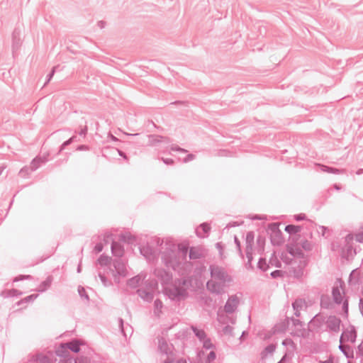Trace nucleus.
Segmentation results:
<instances>
[{
  "label": "nucleus",
  "mask_w": 363,
  "mask_h": 363,
  "mask_svg": "<svg viewBox=\"0 0 363 363\" xmlns=\"http://www.w3.org/2000/svg\"><path fill=\"white\" fill-rule=\"evenodd\" d=\"M72 141L70 140V139L69 138L68 140H67L66 141H65L60 147V150L57 152V154H60L62 150H64L65 149V147L68 145H69L70 144H72Z\"/></svg>",
  "instance_id": "nucleus-61"
},
{
  "label": "nucleus",
  "mask_w": 363,
  "mask_h": 363,
  "mask_svg": "<svg viewBox=\"0 0 363 363\" xmlns=\"http://www.w3.org/2000/svg\"><path fill=\"white\" fill-rule=\"evenodd\" d=\"M111 259L110 257L102 254L99 256L97 261L101 266H107L110 264Z\"/></svg>",
  "instance_id": "nucleus-43"
},
{
  "label": "nucleus",
  "mask_w": 363,
  "mask_h": 363,
  "mask_svg": "<svg viewBox=\"0 0 363 363\" xmlns=\"http://www.w3.org/2000/svg\"><path fill=\"white\" fill-rule=\"evenodd\" d=\"M216 358V354L214 351H211L206 358L205 363H211Z\"/></svg>",
  "instance_id": "nucleus-56"
},
{
  "label": "nucleus",
  "mask_w": 363,
  "mask_h": 363,
  "mask_svg": "<svg viewBox=\"0 0 363 363\" xmlns=\"http://www.w3.org/2000/svg\"><path fill=\"white\" fill-rule=\"evenodd\" d=\"M269 267V264L267 263L266 259L260 257L257 263V268L262 272H266Z\"/></svg>",
  "instance_id": "nucleus-44"
},
{
  "label": "nucleus",
  "mask_w": 363,
  "mask_h": 363,
  "mask_svg": "<svg viewBox=\"0 0 363 363\" xmlns=\"http://www.w3.org/2000/svg\"><path fill=\"white\" fill-rule=\"evenodd\" d=\"M257 243L259 248L263 251L264 249V245H265V237L263 235H258V237L257 238Z\"/></svg>",
  "instance_id": "nucleus-52"
},
{
  "label": "nucleus",
  "mask_w": 363,
  "mask_h": 363,
  "mask_svg": "<svg viewBox=\"0 0 363 363\" xmlns=\"http://www.w3.org/2000/svg\"><path fill=\"white\" fill-rule=\"evenodd\" d=\"M141 279H142V278L140 274L136 275V276L128 279L127 285L132 289H136L139 286V284L141 281Z\"/></svg>",
  "instance_id": "nucleus-31"
},
{
  "label": "nucleus",
  "mask_w": 363,
  "mask_h": 363,
  "mask_svg": "<svg viewBox=\"0 0 363 363\" xmlns=\"http://www.w3.org/2000/svg\"><path fill=\"white\" fill-rule=\"evenodd\" d=\"M88 131V127L86 125H85L84 127H82L81 129L77 131V130H74L75 133H78L79 136L85 138Z\"/></svg>",
  "instance_id": "nucleus-58"
},
{
  "label": "nucleus",
  "mask_w": 363,
  "mask_h": 363,
  "mask_svg": "<svg viewBox=\"0 0 363 363\" xmlns=\"http://www.w3.org/2000/svg\"><path fill=\"white\" fill-rule=\"evenodd\" d=\"M32 172L30 167H24L20 170L19 175L26 178Z\"/></svg>",
  "instance_id": "nucleus-53"
},
{
  "label": "nucleus",
  "mask_w": 363,
  "mask_h": 363,
  "mask_svg": "<svg viewBox=\"0 0 363 363\" xmlns=\"http://www.w3.org/2000/svg\"><path fill=\"white\" fill-rule=\"evenodd\" d=\"M55 354L58 357L65 358L66 363H72L73 359L69 357V351L67 348V345H64V343H61L55 350Z\"/></svg>",
  "instance_id": "nucleus-13"
},
{
  "label": "nucleus",
  "mask_w": 363,
  "mask_h": 363,
  "mask_svg": "<svg viewBox=\"0 0 363 363\" xmlns=\"http://www.w3.org/2000/svg\"><path fill=\"white\" fill-rule=\"evenodd\" d=\"M47 159L45 157H35L34 158L31 163H30V168H31V171H35L38 168H39V167L42 164H44L47 162Z\"/></svg>",
  "instance_id": "nucleus-28"
},
{
  "label": "nucleus",
  "mask_w": 363,
  "mask_h": 363,
  "mask_svg": "<svg viewBox=\"0 0 363 363\" xmlns=\"http://www.w3.org/2000/svg\"><path fill=\"white\" fill-rule=\"evenodd\" d=\"M319 166L320 167V169L321 171L323 172H328V173H331V174H339L342 170L339 169H337V168H335V167H329V166H327V165H324V164H319Z\"/></svg>",
  "instance_id": "nucleus-41"
},
{
  "label": "nucleus",
  "mask_w": 363,
  "mask_h": 363,
  "mask_svg": "<svg viewBox=\"0 0 363 363\" xmlns=\"http://www.w3.org/2000/svg\"><path fill=\"white\" fill-rule=\"evenodd\" d=\"M99 277L104 286H108L111 284V282L106 278L104 274L99 273Z\"/></svg>",
  "instance_id": "nucleus-57"
},
{
  "label": "nucleus",
  "mask_w": 363,
  "mask_h": 363,
  "mask_svg": "<svg viewBox=\"0 0 363 363\" xmlns=\"http://www.w3.org/2000/svg\"><path fill=\"white\" fill-rule=\"evenodd\" d=\"M163 363H186V362L182 359H179L174 362V360L167 358Z\"/></svg>",
  "instance_id": "nucleus-64"
},
{
  "label": "nucleus",
  "mask_w": 363,
  "mask_h": 363,
  "mask_svg": "<svg viewBox=\"0 0 363 363\" xmlns=\"http://www.w3.org/2000/svg\"><path fill=\"white\" fill-rule=\"evenodd\" d=\"M354 236L352 234H347L344 240V246L341 247V256L342 258L348 259L356 254L355 250L352 247Z\"/></svg>",
  "instance_id": "nucleus-6"
},
{
  "label": "nucleus",
  "mask_w": 363,
  "mask_h": 363,
  "mask_svg": "<svg viewBox=\"0 0 363 363\" xmlns=\"http://www.w3.org/2000/svg\"><path fill=\"white\" fill-rule=\"evenodd\" d=\"M303 235L301 233L291 235L289 237V243L287 245H291V246H299L300 240L302 239Z\"/></svg>",
  "instance_id": "nucleus-35"
},
{
  "label": "nucleus",
  "mask_w": 363,
  "mask_h": 363,
  "mask_svg": "<svg viewBox=\"0 0 363 363\" xmlns=\"http://www.w3.org/2000/svg\"><path fill=\"white\" fill-rule=\"evenodd\" d=\"M38 296V294H30V295L21 299L20 301H18L16 303V305L18 306H21L22 304L33 302L35 299L37 298Z\"/></svg>",
  "instance_id": "nucleus-37"
},
{
  "label": "nucleus",
  "mask_w": 363,
  "mask_h": 363,
  "mask_svg": "<svg viewBox=\"0 0 363 363\" xmlns=\"http://www.w3.org/2000/svg\"><path fill=\"white\" fill-rule=\"evenodd\" d=\"M189 257L190 259H198L201 258V255L194 247H191L189 250Z\"/></svg>",
  "instance_id": "nucleus-49"
},
{
  "label": "nucleus",
  "mask_w": 363,
  "mask_h": 363,
  "mask_svg": "<svg viewBox=\"0 0 363 363\" xmlns=\"http://www.w3.org/2000/svg\"><path fill=\"white\" fill-rule=\"evenodd\" d=\"M356 354L357 357H360L363 360V340L357 346Z\"/></svg>",
  "instance_id": "nucleus-60"
},
{
  "label": "nucleus",
  "mask_w": 363,
  "mask_h": 363,
  "mask_svg": "<svg viewBox=\"0 0 363 363\" xmlns=\"http://www.w3.org/2000/svg\"><path fill=\"white\" fill-rule=\"evenodd\" d=\"M113 267H114V272L113 274L115 281L119 283L120 280L117 277H125L128 274V271L125 263L121 258H116L113 261Z\"/></svg>",
  "instance_id": "nucleus-8"
},
{
  "label": "nucleus",
  "mask_w": 363,
  "mask_h": 363,
  "mask_svg": "<svg viewBox=\"0 0 363 363\" xmlns=\"http://www.w3.org/2000/svg\"><path fill=\"white\" fill-rule=\"evenodd\" d=\"M203 342V348L206 350H209L214 347L213 344L211 342L209 338L206 337L203 340L201 341Z\"/></svg>",
  "instance_id": "nucleus-55"
},
{
  "label": "nucleus",
  "mask_w": 363,
  "mask_h": 363,
  "mask_svg": "<svg viewBox=\"0 0 363 363\" xmlns=\"http://www.w3.org/2000/svg\"><path fill=\"white\" fill-rule=\"evenodd\" d=\"M276 350V345L274 344H269L264 347V350L261 352V355L263 357L267 354H273Z\"/></svg>",
  "instance_id": "nucleus-46"
},
{
  "label": "nucleus",
  "mask_w": 363,
  "mask_h": 363,
  "mask_svg": "<svg viewBox=\"0 0 363 363\" xmlns=\"http://www.w3.org/2000/svg\"><path fill=\"white\" fill-rule=\"evenodd\" d=\"M289 272L296 279H299L303 275V269L301 267H291Z\"/></svg>",
  "instance_id": "nucleus-39"
},
{
  "label": "nucleus",
  "mask_w": 363,
  "mask_h": 363,
  "mask_svg": "<svg viewBox=\"0 0 363 363\" xmlns=\"http://www.w3.org/2000/svg\"><path fill=\"white\" fill-rule=\"evenodd\" d=\"M140 252L142 255H143L146 258H148L155 253V250L152 246L147 245L140 247Z\"/></svg>",
  "instance_id": "nucleus-27"
},
{
  "label": "nucleus",
  "mask_w": 363,
  "mask_h": 363,
  "mask_svg": "<svg viewBox=\"0 0 363 363\" xmlns=\"http://www.w3.org/2000/svg\"><path fill=\"white\" fill-rule=\"evenodd\" d=\"M154 275L158 279L163 287L169 285L173 281L172 272L162 268L155 269Z\"/></svg>",
  "instance_id": "nucleus-9"
},
{
  "label": "nucleus",
  "mask_w": 363,
  "mask_h": 363,
  "mask_svg": "<svg viewBox=\"0 0 363 363\" xmlns=\"http://www.w3.org/2000/svg\"><path fill=\"white\" fill-rule=\"evenodd\" d=\"M33 279V277L31 275H18L13 278V281L17 282L19 281H23V280H31Z\"/></svg>",
  "instance_id": "nucleus-54"
},
{
  "label": "nucleus",
  "mask_w": 363,
  "mask_h": 363,
  "mask_svg": "<svg viewBox=\"0 0 363 363\" xmlns=\"http://www.w3.org/2000/svg\"><path fill=\"white\" fill-rule=\"evenodd\" d=\"M165 246L164 250L161 252V259L167 268L177 270L182 264V258L181 256L178 255L177 245L170 241H167Z\"/></svg>",
  "instance_id": "nucleus-1"
},
{
  "label": "nucleus",
  "mask_w": 363,
  "mask_h": 363,
  "mask_svg": "<svg viewBox=\"0 0 363 363\" xmlns=\"http://www.w3.org/2000/svg\"><path fill=\"white\" fill-rule=\"evenodd\" d=\"M286 272L282 270L276 269L271 272L270 276L272 279L283 278Z\"/></svg>",
  "instance_id": "nucleus-50"
},
{
  "label": "nucleus",
  "mask_w": 363,
  "mask_h": 363,
  "mask_svg": "<svg viewBox=\"0 0 363 363\" xmlns=\"http://www.w3.org/2000/svg\"><path fill=\"white\" fill-rule=\"evenodd\" d=\"M290 321L292 322L293 326H294V328H296V332L294 335L298 337H306V329L303 328V322L298 319L294 318V317H286L285 321L283 323L284 330H286V327H288Z\"/></svg>",
  "instance_id": "nucleus-7"
},
{
  "label": "nucleus",
  "mask_w": 363,
  "mask_h": 363,
  "mask_svg": "<svg viewBox=\"0 0 363 363\" xmlns=\"http://www.w3.org/2000/svg\"><path fill=\"white\" fill-rule=\"evenodd\" d=\"M320 306L322 308L330 309L332 307L330 298L328 295L323 294L320 296Z\"/></svg>",
  "instance_id": "nucleus-32"
},
{
  "label": "nucleus",
  "mask_w": 363,
  "mask_h": 363,
  "mask_svg": "<svg viewBox=\"0 0 363 363\" xmlns=\"http://www.w3.org/2000/svg\"><path fill=\"white\" fill-rule=\"evenodd\" d=\"M191 329L194 332L195 336L200 340L202 341L206 337V334L203 329H199L195 325H191Z\"/></svg>",
  "instance_id": "nucleus-33"
},
{
  "label": "nucleus",
  "mask_w": 363,
  "mask_h": 363,
  "mask_svg": "<svg viewBox=\"0 0 363 363\" xmlns=\"http://www.w3.org/2000/svg\"><path fill=\"white\" fill-rule=\"evenodd\" d=\"M147 138H149L148 145L150 146H155L159 143H170V139L167 137L162 136L160 135H147Z\"/></svg>",
  "instance_id": "nucleus-14"
},
{
  "label": "nucleus",
  "mask_w": 363,
  "mask_h": 363,
  "mask_svg": "<svg viewBox=\"0 0 363 363\" xmlns=\"http://www.w3.org/2000/svg\"><path fill=\"white\" fill-rule=\"evenodd\" d=\"M269 264H271L273 266H275L277 268H280L281 267V262L277 259V256H276V252H274L272 255H271V257L269 259Z\"/></svg>",
  "instance_id": "nucleus-48"
},
{
  "label": "nucleus",
  "mask_w": 363,
  "mask_h": 363,
  "mask_svg": "<svg viewBox=\"0 0 363 363\" xmlns=\"http://www.w3.org/2000/svg\"><path fill=\"white\" fill-rule=\"evenodd\" d=\"M56 69H57V67H53L52 69H51L50 72L47 75V79H46V81H45L43 86H46L50 82V81L52 79V77L54 76V74L55 73Z\"/></svg>",
  "instance_id": "nucleus-59"
},
{
  "label": "nucleus",
  "mask_w": 363,
  "mask_h": 363,
  "mask_svg": "<svg viewBox=\"0 0 363 363\" xmlns=\"http://www.w3.org/2000/svg\"><path fill=\"white\" fill-rule=\"evenodd\" d=\"M22 294H23L22 291H21L18 289H12L10 290L3 291L1 294V296H2L4 298H8V297L19 296Z\"/></svg>",
  "instance_id": "nucleus-30"
},
{
  "label": "nucleus",
  "mask_w": 363,
  "mask_h": 363,
  "mask_svg": "<svg viewBox=\"0 0 363 363\" xmlns=\"http://www.w3.org/2000/svg\"><path fill=\"white\" fill-rule=\"evenodd\" d=\"M52 281H53V277L51 275H49L48 277H47L45 280H44L43 281H42L40 284V285L38 287V289H36V291L39 293H43V292L46 291L50 287Z\"/></svg>",
  "instance_id": "nucleus-22"
},
{
  "label": "nucleus",
  "mask_w": 363,
  "mask_h": 363,
  "mask_svg": "<svg viewBox=\"0 0 363 363\" xmlns=\"http://www.w3.org/2000/svg\"><path fill=\"white\" fill-rule=\"evenodd\" d=\"M189 248L187 246L179 245L177 246V251L178 252V255L181 256L182 258V262L184 260H186L187 253H188Z\"/></svg>",
  "instance_id": "nucleus-34"
},
{
  "label": "nucleus",
  "mask_w": 363,
  "mask_h": 363,
  "mask_svg": "<svg viewBox=\"0 0 363 363\" xmlns=\"http://www.w3.org/2000/svg\"><path fill=\"white\" fill-rule=\"evenodd\" d=\"M286 248L287 252L291 256H297L300 258L304 257V253L303 252L302 249L300 248L298 246H291V245H286Z\"/></svg>",
  "instance_id": "nucleus-21"
},
{
  "label": "nucleus",
  "mask_w": 363,
  "mask_h": 363,
  "mask_svg": "<svg viewBox=\"0 0 363 363\" xmlns=\"http://www.w3.org/2000/svg\"><path fill=\"white\" fill-rule=\"evenodd\" d=\"M191 281L189 278H185V277L176 279L174 281V283L176 285H178V286H179V287H183V288H184L185 286H186L188 288L191 285Z\"/></svg>",
  "instance_id": "nucleus-36"
},
{
  "label": "nucleus",
  "mask_w": 363,
  "mask_h": 363,
  "mask_svg": "<svg viewBox=\"0 0 363 363\" xmlns=\"http://www.w3.org/2000/svg\"><path fill=\"white\" fill-rule=\"evenodd\" d=\"M64 345H67L68 350H71L74 353H77L80 351L81 342L77 339H72L70 341L64 343Z\"/></svg>",
  "instance_id": "nucleus-23"
},
{
  "label": "nucleus",
  "mask_w": 363,
  "mask_h": 363,
  "mask_svg": "<svg viewBox=\"0 0 363 363\" xmlns=\"http://www.w3.org/2000/svg\"><path fill=\"white\" fill-rule=\"evenodd\" d=\"M245 252H246V257L247 258V262L245 264V267L247 269H253L254 267L252 264V262L253 259L252 251H245Z\"/></svg>",
  "instance_id": "nucleus-47"
},
{
  "label": "nucleus",
  "mask_w": 363,
  "mask_h": 363,
  "mask_svg": "<svg viewBox=\"0 0 363 363\" xmlns=\"http://www.w3.org/2000/svg\"><path fill=\"white\" fill-rule=\"evenodd\" d=\"M299 246L305 251H311L313 249V245L306 238H302L300 240Z\"/></svg>",
  "instance_id": "nucleus-38"
},
{
  "label": "nucleus",
  "mask_w": 363,
  "mask_h": 363,
  "mask_svg": "<svg viewBox=\"0 0 363 363\" xmlns=\"http://www.w3.org/2000/svg\"><path fill=\"white\" fill-rule=\"evenodd\" d=\"M164 294L169 299L174 301H181L188 297L187 289L173 283L171 287H164Z\"/></svg>",
  "instance_id": "nucleus-3"
},
{
  "label": "nucleus",
  "mask_w": 363,
  "mask_h": 363,
  "mask_svg": "<svg viewBox=\"0 0 363 363\" xmlns=\"http://www.w3.org/2000/svg\"><path fill=\"white\" fill-rule=\"evenodd\" d=\"M119 240L128 244H133L136 240V238L130 233H124L120 234Z\"/></svg>",
  "instance_id": "nucleus-29"
},
{
  "label": "nucleus",
  "mask_w": 363,
  "mask_h": 363,
  "mask_svg": "<svg viewBox=\"0 0 363 363\" xmlns=\"http://www.w3.org/2000/svg\"><path fill=\"white\" fill-rule=\"evenodd\" d=\"M284 230L289 234V236H291L300 233L302 230V226L289 224L286 225Z\"/></svg>",
  "instance_id": "nucleus-26"
},
{
  "label": "nucleus",
  "mask_w": 363,
  "mask_h": 363,
  "mask_svg": "<svg viewBox=\"0 0 363 363\" xmlns=\"http://www.w3.org/2000/svg\"><path fill=\"white\" fill-rule=\"evenodd\" d=\"M240 303V300L236 295L229 296L224 306V311L226 313L230 314L235 311Z\"/></svg>",
  "instance_id": "nucleus-11"
},
{
  "label": "nucleus",
  "mask_w": 363,
  "mask_h": 363,
  "mask_svg": "<svg viewBox=\"0 0 363 363\" xmlns=\"http://www.w3.org/2000/svg\"><path fill=\"white\" fill-rule=\"evenodd\" d=\"M210 274L212 278L220 280L223 282H230L232 278L229 276L225 268L216 264H211L209 267Z\"/></svg>",
  "instance_id": "nucleus-5"
},
{
  "label": "nucleus",
  "mask_w": 363,
  "mask_h": 363,
  "mask_svg": "<svg viewBox=\"0 0 363 363\" xmlns=\"http://www.w3.org/2000/svg\"><path fill=\"white\" fill-rule=\"evenodd\" d=\"M306 305V301L303 298H297L292 303V307L294 311L301 310L303 306Z\"/></svg>",
  "instance_id": "nucleus-42"
},
{
  "label": "nucleus",
  "mask_w": 363,
  "mask_h": 363,
  "mask_svg": "<svg viewBox=\"0 0 363 363\" xmlns=\"http://www.w3.org/2000/svg\"><path fill=\"white\" fill-rule=\"evenodd\" d=\"M211 227L209 224L207 223H203L200 224L199 228L196 230V233L199 238H205L208 236Z\"/></svg>",
  "instance_id": "nucleus-18"
},
{
  "label": "nucleus",
  "mask_w": 363,
  "mask_h": 363,
  "mask_svg": "<svg viewBox=\"0 0 363 363\" xmlns=\"http://www.w3.org/2000/svg\"><path fill=\"white\" fill-rule=\"evenodd\" d=\"M78 293H79V296L82 298H84L86 299L87 301H89V295L87 294L85 289L83 287V286H79L78 287Z\"/></svg>",
  "instance_id": "nucleus-51"
},
{
  "label": "nucleus",
  "mask_w": 363,
  "mask_h": 363,
  "mask_svg": "<svg viewBox=\"0 0 363 363\" xmlns=\"http://www.w3.org/2000/svg\"><path fill=\"white\" fill-rule=\"evenodd\" d=\"M137 294L144 301L150 303L154 298V294L151 291H148L145 289H138L136 291Z\"/></svg>",
  "instance_id": "nucleus-20"
},
{
  "label": "nucleus",
  "mask_w": 363,
  "mask_h": 363,
  "mask_svg": "<svg viewBox=\"0 0 363 363\" xmlns=\"http://www.w3.org/2000/svg\"><path fill=\"white\" fill-rule=\"evenodd\" d=\"M21 46L20 30L15 28L12 33V51L14 54Z\"/></svg>",
  "instance_id": "nucleus-17"
},
{
  "label": "nucleus",
  "mask_w": 363,
  "mask_h": 363,
  "mask_svg": "<svg viewBox=\"0 0 363 363\" xmlns=\"http://www.w3.org/2000/svg\"><path fill=\"white\" fill-rule=\"evenodd\" d=\"M233 328L232 326L227 325L223 328V332L225 334H228V335H233Z\"/></svg>",
  "instance_id": "nucleus-62"
},
{
  "label": "nucleus",
  "mask_w": 363,
  "mask_h": 363,
  "mask_svg": "<svg viewBox=\"0 0 363 363\" xmlns=\"http://www.w3.org/2000/svg\"><path fill=\"white\" fill-rule=\"evenodd\" d=\"M255 233L253 231H248L245 238V251H252V245L254 244Z\"/></svg>",
  "instance_id": "nucleus-25"
},
{
  "label": "nucleus",
  "mask_w": 363,
  "mask_h": 363,
  "mask_svg": "<svg viewBox=\"0 0 363 363\" xmlns=\"http://www.w3.org/2000/svg\"><path fill=\"white\" fill-rule=\"evenodd\" d=\"M344 341L340 340V345L338 346L339 350L343 353L345 357L348 359L354 358V350L353 348L349 345H344Z\"/></svg>",
  "instance_id": "nucleus-15"
},
{
  "label": "nucleus",
  "mask_w": 363,
  "mask_h": 363,
  "mask_svg": "<svg viewBox=\"0 0 363 363\" xmlns=\"http://www.w3.org/2000/svg\"><path fill=\"white\" fill-rule=\"evenodd\" d=\"M335 357L330 354L326 360H320L318 363H334Z\"/></svg>",
  "instance_id": "nucleus-63"
},
{
  "label": "nucleus",
  "mask_w": 363,
  "mask_h": 363,
  "mask_svg": "<svg viewBox=\"0 0 363 363\" xmlns=\"http://www.w3.org/2000/svg\"><path fill=\"white\" fill-rule=\"evenodd\" d=\"M162 307H163V303L160 299L157 298L156 300H155V301H154V313H155V315H157V316L160 315V314L162 313Z\"/></svg>",
  "instance_id": "nucleus-40"
},
{
  "label": "nucleus",
  "mask_w": 363,
  "mask_h": 363,
  "mask_svg": "<svg viewBox=\"0 0 363 363\" xmlns=\"http://www.w3.org/2000/svg\"><path fill=\"white\" fill-rule=\"evenodd\" d=\"M111 249L113 256L116 257L117 258H121L123 257L124 254V249L119 242L112 241Z\"/></svg>",
  "instance_id": "nucleus-16"
},
{
  "label": "nucleus",
  "mask_w": 363,
  "mask_h": 363,
  "mask_svg": "<svg viewBox=\"0 0 363 363\" xmlns=\"http://www.w3.org/2000/svg\"><path fill=\"white\" fill-rule=\"evenodd\" d=\"M159 348L162 353L167 354L169 346L167 342L162 338L159 340Z\"/></svg>",
  "instance_id": "nucleus-45"
},
{
  "label": "nucleus",
  "mask_w": 363,
  "mask_h": 363,
  "mask_svg": "<svg viewBox=\"0 0 363 363\" xmlns=\"http://www.w3.org/2000/svg\"><path fill=\"white\" fill-rule=\"evenodd\" d=\"M357 337V333L354 325H350V329H345L342 331L340 340L345 342H351L354 343Z\"/></svg>",
  "instance_id": "nucleus-10"
},
{
  "label": "nucleus",
  "mask_w": 363,
  "mask_h": 363,
  "mask_svg": "<svg viewBox=\"0 0 363 363\" xmlns=\"http://www.w3.org/2000/svg\"><path fill=\"white\" fill-rule=\"evenodd\" d=\"M324 322L325 318L320 315L319 314H317L310 320L308 327L313 328V329H319L321 328Z\"/></svg>",
  "instance_id": "nucleus-19"
},
{
  "label": "nucleus",
  "mask_w": 363,
  "mask_h": 363,
  "mask_svg": "<svg viewBox=\"0 0 363 363\" xmlns=\"http://www.w3.org/2000/svg\"><path fill=\"white\" fill-rule=\"evenodd\" d=\"M279 226L278 223H271L267 225V230L270 234L271 243L274 246H281L284 242L283 233Z\"/></svg>",
  "instance_id": "nucleus-4"
},
{
  "label": "nucleus",
  "mask_w": 363,
  "mask_h": 363,
  "mask_svg": "<svg viewBox=\"0 0 363 363\" xmlns=\"http://www.w3.org/2000/svg\"><path fill=\"white\" fill-rule=\"evenodd\" d=\"M340 281V286H334L332 288V297L333 300L335 303L340 305L342 304V310L345 314V317L348 316L349 313V301L348 298H344L340 292V288L344 292V288H345V283L341 279Z\"/></svg>",
  "instance_id": "nucleus-2"
},
{
  "label": "nucleus",
  "mask_w": 363,
  "mask_h": 363,
  "mask_svg": "<svg viewBox=\"0 0 363 363\" xmlns=\"http://www.w3.org/2000/svg\"><path fill=\"white\" fill-rule=\"evenodd\" d=\"M325 324L327 325V328L333 333H338L340 330V326L341 324V320L335 315H330Z\"/></svg>",
  "instance_id": "nucleus-12"
},
{
  "label": "nucleus",
  "mask_w": 363,
  "mask_h": 363,
  "mask_svg": "<svg viewBox=\"0 0 363 363\" xmlns=\"http://www.w3.org/2000/svg\"><path fill=\"white\" fill-rule=\"evenodd\" d=\"M206 287L209 291L213 294H220L222 292L221 286L219 284L214 281H208L206 284Z\"/></svg>",
  "instance_id": "nucleus-24"
}]
</instances>
